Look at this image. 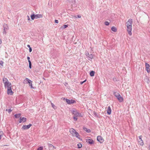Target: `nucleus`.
Returning a JSON list of instances; mask_svg holds the SVG:
<instances>
[{
  "instance_id": "obj_1",
  "label": "nucleus",
  "mask_w": 150,
  "mask_h": 150,
  "mask_svg": "<svg viewBox=\"0 0 150 150\" xmlns=\"http://www.w3.org/2000/svg\"><path fill=\"white\" fill-rule=\"evenodd\" d=\"M4 87L7 89V93L8 95H12L13 94V92L11 89L12 84L9 82L7 79L6 78H4L3 79Z\"/></svg>"
},
{
  "instance_id": "obj_2",
  "label": "nucleus",
  "mask_w": 150,
  "mask_h": 150,
  "mask_svg": "<svg viewBox=\"0 0 150 150\" xmlns=\"http://www.w3.org/2000/svg\"><path fill=\"white\" fill-rule=\"evenodd\" d=\"M69 132L73 136L79 139H80V135L73 128L70 129Z\"/></svg>"
},
{
  "instance_id": "obj_3",
  "label": "nucleus",
  "mask_w": 150,
  "mask_h": 150,
  "mask_svg": "<svg viewBox=\"0 0 150 150\" xmlns=\"http://www.w3.org/2000/svg\"><path fill=\"white\" fill-rule=\"evenodd\" d=\"M72 113L74 115V119L75 121H76L77 120V117H78L81 116V114L79 113L76 109H74L72 111Z\"/></svg>"
},
{
  "instance_id": "obj_4",
  "label": "nucleus",
  "mask_w": 150,
  "mask_h": 150,
  "mask_svg": "<svg viewBox=\"0 0 150 150\" xmlns=\"http://www.w3.org/2000/svg\"><path fill=\"white\" fill-rule=\"evenodd\" d=\"M114 95L120 102H122V98L119 93L117 92H115L114 93Z\"/></svg>"
},
{
  "instance_id": "obj_5",
  "label": "nucleus",
  "mask_w": 150,
  "mask_h": 150,
  "mask_svg": "<svg viewBox=\"0 0 150 150\" xmlns=\"http://www.w3.org/2000/svg\"><path fill=\"white\" fill-rule=\"evenodd\" d=\"M132 30V25H129L127 26V30L128 32V33L130 35H131L132 34L131 32Z\"/></svg>"
},
{
  "instance_id": "obj_6",
  "label": "nucleus",
  "mask_w": 150,
  "mask_h": 150,
  "mask_svg": "<svg viewBox=\"0 0 150 150\" xmlns=\"http://www.w3.org/2000/svg\"><path fill=\"white\" fill-rule=\"evenodd\" d=\"M66 101L67 103L69 104L75 103H76V101L75 100L72 99L69 100L67 99H66Z\"/></svg>"
},
{
  "instance_id": "obj_7",
  "label": "nucleus",
  "mask_w": 150,
  "mask_h": 150,
  "mask_svg": "<svg viewBox=\"0 0 150 150\" xmlns=\"http://www.w3.org/2000/svg\"><path fill=\"white\" fill-rule=\"evenodd\" d=\"M32 126L31 124H30L29 125H23L21 128V129L22 130H24L25 129H27L29 128Z\"/></svg>"
},
{
  "instance_id": "obj_8",
  "label": "nucleus",
  "mask_w": 150,
  "mask_h": 150,
  "mask_svg": "<svg viewBox=\"0 0 150 150\" xmlns=\"http://www.w3.org/2000/svg\"><path fill=\"white\" fill-rule=\"evenodd\" d=\"M26 81L28 82V83L29 84V85L30 86L31 88L33 89L34 88V87L32 86V81H31L27 78H26V79L24 80V81Z\"/></svg>"
},
{
  "instance_id": "obj_9",
  "label": "nucleus",
  "mask_w": 150,
  "mask_h": 150,
  "mask_svg": "<svg viewBox=\"0 0 150 150\" xmlns=\"http://www.w3.org/2000/svg\"><path fill=\"white\" fill-rule=\"evenodd\" d=\"M97 140L100 143H103L104 141V139L100 136H98L97 137Z\"/></svg>"
},
{
  "instance_id": "obj_10",
  "label": "nucleus",
  "mask_w": 150,
  "mask_h": 150,
  "mask_svg": "<svg viewBox=\"0 0 150 150\" xmlns=\"http://www.w3.org/2000/svg\"><path fill=\"white\" fill-rule=\"evenodd\" d=\"M26 118L24 117H20L19 119V123L24 122H26Z\"/></svg>"
},
{
  "instance_id": "obj_11",
  "label": "nucleus",
  "mask_w": 150,
  "mask_h": 150,
  "mask_svg": "<svg viewBox=\"0 0 150 150\" xmlns=\"http://www.w3.org/2000/svg\"><path fill=\"white\" fill-rule=\"evenodd\" d=\"M132 19H129L128 20L127 22L126 23L127 26L129 25H132Z\"/></svg>"
},
{
  "instance_id": "obj_12",
  "label": "nucleus",
  "mask_w": 150,
  "mask_h": 150,
  "mask_svg": "<svg viewBox=\"0 0 150 150\" xmlns=\"http://www.w3.org/2000/svg\"><path fill=\"white\" fill-rule=\"evenodd\" d=\"M146 68V71L147 72L149 73L150 71V69L149 68L150 65L149 64L147 63L145 64Z\"/></svg>"
},
{
  "instance_id": "obj_13",
  "label": "nucleus",
  "mask_w": 150,
  "mask_h": 150,
  "mask_svg": "<svg viewBox=\"0 0 150 150\" xmlns=\"http://www.w3.org/2000/svg\"><path fill=\"white\" fill-rule=\"evenodd\" d=\"M86 142L90 144H93L94 143V141L92 139H86Z\"/></svg>"
},
{
  "instance_id": "obj_14",
  "label": "nucleus",
  "mask_w": 150,
  "mask_h": 150,
  "mask_svg": "<svg viewBox=\"0 0 150 150\" xmlns=\"http://www.w3.org/2000/svg\"><path fill=\"white\" fill-rule=\"evenodd\" d=\"M35 17L36 19L39 18H42L43 17V16H42V14H39L35 15Z\"/></svg>"
},
{
  "instance_id": "obj_15",
  "label": "nucleus",
  "mask_w": 150,
  "mask_h": 150,
  "mask_svg": "<svg viewBox=\"0 0 150 150\" xmlns=\"http://www.w3.org/2000/svg\"><path fill=\"white\" fill-rule=\"evenodd\" d=\"M86 56L88 57L90 59H92L93 58V56L91 54H89L88 52H86Z\"/></svg>"
},
{
  "instance_id": "obj_16",
  "label": "nucleus",
  "mask_w": 150,
  "mask_h": 150,
  "mask_svg": "<svg viewBox=\"0 0 150 150\" xmlns=\"http://www.w3.org/2000/svg\"><path fill=\"white\" fill-rule=\"evenodd\" d=\"M111 112V110L110 106H108L107 110V113L108 115H110Z\"/></svg>"
},
{
  "instance_id": "obj_17",
  "label": "nucleus",
  "mask_w": 150,
  "mask_h": 150,
  "mask_svg": "<svg viewBox=\"0 0 150 150\" xmlns=\"http://www.w3.org/2000/svg\"><path fill=\"white\" fill-rule=\"evenodd\" d=\"M66 3L69 4H71L73 3V0H67Z\"/></svg>"
},
{
  "instance_id": "obj_18",
  "label": "nucleus",
  "mask_w": 150,
  "mask_h": 150,
  "mask_svg": "<svg viewBox=\"0 0 150 150\" xmlns=\"http://www.w3.org/2000/svg\"><path fill=\"white\" fill-rule=\"evenodd\" d=\"M138 142L139 144L140 145H142V146L143 145L144 142H143V140H142V139L141 140L140 139H138Z\"/></svg>"
},
{
  "instance_id": "obj_19",
  "label": "nucleus",
  "mask_w": 150,
  "mask_h": 150,
  "mask_svg": "<svg viewBox=\"0 0 150 150\" xmlns=\"http://www.w3.org/2000/svg\"><path fill=\"white\" fill-rule=\"evenodd\" d=\"M83 129L88 133H90L91 132V130L88 129H87L86 127L83 128Z\"/></svg>"
},
{
  "instance_id": "obj_20",
  "label": "nucleus",
  "mask_w": 150,
  "mask_h": 150,
  "mask_svg": "<svg viewBox=\"0 0 150 150\" xmlns=\"http://www.w3.org/2000/svg\"><path fill=\"white\" fill-rule=\"evenodd\" d=\"M111 30L112 31L116 32L117 30L116 27L114 26H112L111 28Z\"/></svg>"
},
{
  "instance_id": "obj_21",
  "label": "nucleus",
  "mask_w": 150,
  "mask_h": 150,
  "mask_svg": "<svg viewBox=\"0 0 150 150\" xmlns=\"http://www.w3.org/2000/svg\"><path fill=\"white\" fill-rule=\"evenodd\" d=\"M21 115V114L20 113H18L16 114L14 116L16 118H18L20 117Z\"/></svg>"
},
{
  "instance_id": "obj_22",
  "label": "nucleus",
  "mask_w": 150,
  "mask_h": 150,
  "mask_svg": "<svg viewBox=\"0 0 150 150\" xmlns=\"http://www.w3.org/2000/svg\"><path fill=\"white\" fill-rule=\"evenodd\" d=\"M95 73V72L94 71H91L90 73V75L91 76H94Z\"/></svg>"
},
{
  "instance_id": "obj_23",
  "label": "nucleus",
  "mask_w": 150,
  "mask_h": 150,
  "mask_svg": "<svg viewBox=\"0 0 150 150\" xmlns=\"http://www.w3.org/2000/svg\"><path fill=\"white\" fill-rule=\"evenodd\" d=\"M35 15L33 14L30 16L32 20H34V19H35Z\"/></svg>"
},
{
  "instance_id": "obj_24",
  "label": "nucleus",
  "mask_w": 150,
  "mask_h": 150,
  "mask_svg": "<svg viewBox=\"0 0 150 150\" xmlns=\"http://www.w3.org/2000/svg\"><path fill=\"white\" fill-rule=\"evenodd\" d=\"M51 105H52V107L54 109H56L57 107L56 106L54 105L53 103H51Z\"/></svg>"
},
{
  "instance_id": "obj_25",
  "label": "nucleus",
  "mask_w": 150,
  "mask_h": 150,
  "mask_svg": "<svg viewBox=\"0 0 150 150\" xmlns=\"http://www.w3.org/2000/svg\"><path fill=\"white\" fill-rule=\"evenodd\" d=\"M77 146L79 148H80L82 147V144L81 143H79L77 144Z\"/></svg>"
},
{
  "instance_id": "obj_26",
  "label": "nucleus",
  "mask_w": 150,
  "mask_h": 150,
  "mask_svg": "<svg viewBox=\"0 0 150 150\" xmlns=\"http://www.w3.org/2000/svg\"><path fill=\"white\" fill-rule=\"evenodd\" d=\"M28 62L29 63V67L30 69H31V62L30 61V60H29L28 61Z\"/></svg>"
},
{
  "instance_id": "obj_27",
  "label": "nucleus",
  "mask_w": 150,
  "mask_h": 150,
  "mask_svg": "<svg viewBox=\"0 0 150 150\" xmlns=\"http://www.w3.org/2000/svg\"><path fill=\"white\" fill-rule=\"evenodd\" d=\"M49 146L51 148H54V149H56V148L52 144H50Z\"/></svg>"
},
{
  "instance_id": "obj_28",
  "label": "nucleus",
  "mask_w": 150,
  "mask_h": 150,
  "mask_svg": "<svg viewBox=\"0 0 150 150\" xmlns=\"http://www.w3.org/2000/svg\"><path fill=\"white\" fill-rule=\"evenodd\" d=\"M105 24L106 25H109V22H108V21H105Z\"/></svg>"
},
{
  "instance_id": "obj_29",
  "label": "nucleus",
  "mask_w": 150,
  "mask_h": 150,
  "mask_svg": "<svg viewBox=\"0 0 150 150\" xmlns=\"http://www.w3.org/2000/svg\"><path fill=\"white\" fill-rule=\"evenodd\" d=\"M43 149V147L42 146H41L39 147L38 149L37 150H42Z\"/></svg>"
},
{
  "instance_id": "obj_30",
  "label": "nucleus",
  "mask_w": 150,
  "mask_h": 150,
  "mask_svg": "<svg viewBox=\"0 0 150 150\" xmlns=\"http://www.w3.org/2000/svg\"><path fill=\"white\" fill-rule=\"evenodd\" d=\"M6 111H8V112L9 113H10L12 111V110H11V109H8V110L7 109H6Z\"/></svg>"
},
{
  "instance_id": "obj_31",
  "label": "nucleus",
  "mask_w": 150,
  "mask_h": 150,
  "mask_svg": "<svg viewBox=\"0 0 150 150\" xmlns=\"http://www.w3.org/2000/svg\"><path fill=\"white\" fill-rule=\"evenodd\" d=\"M86 81V80H85L84 81H83L82 82H80V84H81V85L83 84Z\"/></svg>"
},
{
  "instance_id": "obj_32",
  "label": "nucleus",
  "mask_w": 150,
  "mask_h": 150,
  "mask_svg": "<svg viewBox=\"0 0 150 150\" xmlns=\"http://www.w3.org/2000/svg\"><path fill=\"white\" fill-rule=\"evenodd\" d=\"M3 62L2 61H0V65L3 66Z\"/></svg>"
},
{
  "instance_id": "obj_33",
  "label": "nucleus",
  "mask_w": 150,
  "mask_h": 150,
  "mask_svg": "<svg viewBox=\"0 0 150 150\" xmlns=\"http://www.w3.org/2000/svg\"><path fill=\"white\" fill-rule=\"evenodd\" d=\"M68 26L67 25H64V28H65L67 27Z\"/></svg>"
},
{
  "instance_id": "obj_34",
  "label": "nucleus",
  "mask_w": 150,
  "mask_h": 150,
  "mask_svg": "<svg viewBox=\"0 0 150 150\" xmlns=\"http://www.w3.org/2000/svg\"><path fill=\"white\" fill-rule=\"evenodd\" d=\"M55 23H58V20H55L54 21Z\"/></svg>"
},
{
  "instance_id": "obj_35",
  "label": "nucleus",
  "mask_w": 150,
  "mask_h": 150,
  "mask_svg": "<svg viewBox=\"0 0 150 150\" xmlns=\"http://www.w3.org/2000/svg\"><path fill=\"white\" fill-rule=\"evenodd\" d=\"M142 136H140L139 137V139H141V140H142Z\"/></svg>"
},
{
  "instance_id": "obj_36",
  "label": "nucleus",
  "mask_w": 150,
  "mask_h": 150,
  "mask_svg": "<svg viewBox=\"0 0 150 150\" xmlns=\"http://www.w3.org/2000/svg\"><path fill=\"white\" fill-rule=\"evenodd\" d=\"M32 49L31 47L29 48V52H31L32 51Z\"/></svg>"
},
{
  "instance_id": "obj_37",
  "label": "nucleus",
  "mask_w": 150,
  "mask_h": 150,
  "mask_svg": "<svg viewBox=\"0 0 150 150\" xmlns=\"http://www.w3.org/2000/svg\"><path fill=\"white\" fill-rule=\"evenodd\" d=\"M77 17L78 18H81V16L80 15H79L77 16Z\"/></svg>"
},
{
  "instance_id": "obj_38",
  "label": "nucleus",
  "mask_w": 150,
  "mask_h": 150,
  "mask_svg": "<svg viewBox=\"0 0 150 150\" xmlns=\"http://www.w3.org/2000/svg\"><path fill=\"white\" fill-rule=\"evenodd\" d=\"M27 58V59L28 60V61L30 59V57H28Z\"/></svg>"
},
{
  "instance_id": "obj_39",
  "label": "nucleus",
  "mask_w": 150,
  "mask_h": 150,
  "mask_svg": "<svg viewBox=\"0 0 150 150\" xmlns=\"http://www.w3.org/2000/svg\"><path fill=\"white\" fill-rule=\"evenodd\" d=\"M125 69V68L124 67H123L122 68V71H123V70H124Z\"/></svg>"
},
{
  "instance_id": "obj_40",
  "label": "nucleus",
  "mask_w": 150,
  "mask_h": 150,
  "mask_svg": "<svg viewBox=\"0 0 150 150\" xmlns=\"http://www.w3.org/2000/svg\"><path fill=\"white\" fill-rule=\"evenodd\" d=\"M28 20H30V17H29V16H28Z\"/></svg>"
},
{
  "instance_id": "obj_41",
  "label": "nucleus",
  "mask_w": 150,
  "mask_h": 150,
  "mask_svg": "<svg viewBox=\"0 0 150 150\" xmlns=\"http://www.w3.org/2000/svg\"><path fill=\"white\" fill-rule=\"evenodd\" d=\"M2 43V41L1 39H0V44H1Z\"/></svg>"
},
{
  "instance_id": "obj_42",
  "label": "nucleus",
  "mask_w": 150,
  "mask_h": 150,
  "mask_svg": "<svg viewBox=\"0 0 150 150\" xmlns=\"http://www.w3.org/2000/svg\"><path fill=\"white\" fill-rule=\"evenodd\" d=\"M27 46H28V47H29V48H30V47H30V45H27Z\"/></svg>"
},
{
  "instance_id": "obj_43",
  "label": "nucleus",
  "mask_w": 150,
  "mask_h": 150,
  "mask_svg": "<svg viewBox=\"0 0 150 150\" xmlns=\"http://www.w3.org/2000/svg\"><path fill=\"white\" fill-rule=\"evenodd\" d=\"M74 17H75V18H76V16H74Z\"/></svg>"
},
{
  "instance_id": "obj_44",
  "label": "nucleus",
  "mask_w": 150,
  "mask_h": 150,
  "mask_svg": "<svg viewBox=\"0 0 150 150\" xmlns=\"http://www.w3.org/2000/svg\"><path fill=\"white\" fill-rule=\"evenodd\" d=\"M122 101H123V98H122Z\"/></svg>"
}]
</instances>
